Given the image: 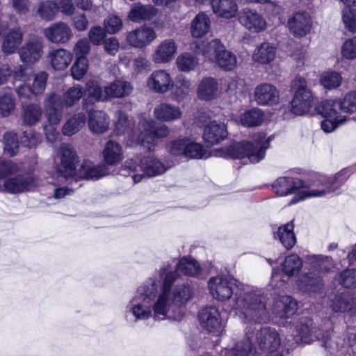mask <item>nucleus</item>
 <instances>
[{
    "label": "nucleus",
    "mask_w": 356,
    "mask_h": 356,
    "mask_svg": "<svg viewBox=\"0 0 356 356\" xmlns=\"http://www.w3.org/2000/svg\"><path fill=\"white\" fill-rule=\"evenodd\" d=\"M40 184L39 179L31 172L9 176L1 184L0 191L16 195L30 191Z\"/></svg>",
    "instance_id": "obj_13"
},
{
    "label": "nucleus",
    "mask_w": 356,
    "mask_h": 356,
    "mask_svg": "<svg viewBox=\"0 0 356 356\" xmlns=\"http://www.w3.org/2000/svg\"><path fill=\"white\" fill-rule=\"evenodd\" d=\"M211 6L215 14L227 19L234 17L238 10L234 0H213Z\"/></svg>",
    "instance_id": "obj_42"
},
{
    "label": "nucleus",
    "mask_w": 356,
    "mask_h": 356,
    "mask_svg": "<svg viewBox=\"0 0 356 356\" xmlns=\"http://www.w3.org/2000/svg\"><path fill=\"white\" fill-rule=\"evenodd\" d=\"M302 267V261L296 254H291L286 257L282 264V270L284 275L288 277L296 276L300 272Z\"/></svg>",
    "instance_id": "obj_47"
},
{
    "label": "nucleus",
    "mask_w": 356,
    "mask_h": 356,
    "mask_svg": "<svg viewBox=\"0 0 356 356\" xmlns=\"http://www.w3.org/2000/svg\"><path fill=\"white\" fill-rule=\"evenodd\" d=\"M264 119L262 111L257 108L249 110L240 117L241 124L245 127H255L259 125Z\"/></svg>",
    "instance_id": "obj_49"
},
{
    "label": "nucleus",
    "mask_w": 356,
    "mask_h": 356,
    "mask_svg": "<svg viewBox=\"0 0 356 356\" xmlns=\"http://www.w3.org/2000/svg\"><path fill=\"white\" fill-rule=\"evenodd\" d=\"M342 22L348 31L356 33V11L351 7H345L342 10Z\"/></svg>",
    "instance_id": "obj_57"
},
{
    "label": "nucleus",
    "mask_w": 356,
    "mask_h": 356,
    "mask_svg": "<svg viewBox=\"0 0 356 356\" xmlns=\"http://www.w3.org/2000/svg\"><path fill=\"white\" fill-rule=\"evenodd\" d=\"M349 177L343 169L333 177L316 175L309 183L298 178L280 177L273 184V189L280 196L296 194L289 204H293L307 197H322L336 192Z\"/></svg>",
    "instance_id": "obj_3"
},
{
    "label": "nucleus",
    "mask_w": 356,
    "mask_h": 356,
    "mask_svg": "<svg viewBox=\"0 0 356 356\" xmlns=\"http://www.w3.org/2000/svg\"><path fill=\"white\" fill-rule=\"evenodd\" d=\"M210 19L207 15L200 13L191 23V33L193 37L200 38L207 33L210 29Z\"/></svg>",
    "instance_id": "obj_45"
},
{
    "label": "nucleus",
    "mask_w": 356,
    "mask_h": 356,
    "mask_svg": "<svg viewBox=\"0 0 356 356\" xmlns=\"http://www.w3.org/2000/svg\"><path fill=\"white\" fill-rule=\"evenodd\" d=\"M193 86L191 81L183 75L176 77L175 81H172L170 89L171 98L180 103L184 101L193 91Z\"/></svg>",
    "instance_id": "obj_28"
},
{
    "label": "nucleus",
    "mask_w": 356,
    "mask_h": 356,
    "mask_svg": "<svg viewBox=\"0 0 356 356\" xmlns=\"http://www.w3.org/2000/svg\"><path fill=\"white\" fill-rule=\"evenodd\" d=\"M312 321L305 319L301 321L296 327V334L293 337V341L289 345L291 348L301 343H309L315 340L321 341L322 346L327 347L328 340L330 338L332 323L329 319H325L322 328L312 327Z\"/></svg>",
    "instance_id": "obj_9"
},
{
    "label": "nucleus",
    "mask_w": 356,
    "mask_h": 356,
    "mask_svg": "<svg viewBox=\"0 0 356 356\" xmlns=\"http://www.w3.org/2000/svg\"><path fill=\"white\" fill-rule=\"evenodd\" d=\"M83 94V88L80 85H75L69 88L63 95L61 101L63 106L71 107L81 99ZM60 97H61L60 95ZM62 98V97H60Z\"/></svg>",
    "instance_id": "obj_48"
},
{
    "label": "nucleus",
    "mask_w": 356,
    "mask_h": 356,
    "mask_svg": "<svg viewBox=\"0 0 356 356\" xmlns=\"http://www.w3.org/2000/svg\"><path fill=\"white\" fill-rule=\"evenodd\" d=\"M201 325L209 332H214L220 327V318L218 309L215 307H207L198 314Z\"/></svg>",
    "instance_id": "obj_27"
},
{
    "label": "nucleus",
    "mask_w": 356,
    "mask_h": 356,
    "mask_svg": "<svg viewBox=\"0 0 356 356\" xmlns=\"http://www.w3.org/2000/svg\"><path fill=\"white\" fill-rule=\"evenodd\" d=\"M339 101L341 111L350 113L356 112V91L347 93Z\"/></svg>",
    "instance_id": "obj_63"
},
{
    "label": "nucleus",
    "mask_w": 356,
    "mask_h": 356,
    "mask_svg": "<svg viewBox=\"0 0 356 356\" xmlns=\"http://www.w3.org/2000/svg\"><path fill=\"white\" fill-rule=\"evenodd\" d=\"M88 67V62L87 58H79L71 68V74L72 77L76 80H81L86 73Z\"/></svg>",
    "instance_id": "obj_62"
},
{
    "label": "nucleus",
    "mask_w": 356,
    "mask_h": 356,
    "mask_svg": "<svg viewBox=\"0 0 356 356\" xmlns=\"http://www.w3.org/2000/svg\"><path fill=\"white\" fill-rule=\"evenodd\" d=\"M293 92L291 102V111L293 113L302 115L307 113L314 104V96L308 87L307 80L301 76L296 77L291 83Z\"/></svg>",
    "instance_id": "obj_11"
},
{
    "label": "nucleus",
    "mask_w": 356,
    "mask_h": 356,
    "mask_svg": "<svg viewBox=\"0 0 356 356\" xmlns=\"http://www.w3.org/2000/svg\"><path fill=\"white\" fill-rule=\"evenodd\" d=\"M176 63L179 70L181 72H189L195 68L198 63V60L193 55L185 53L177 57Z\"/></svg>",
    "instance_id": "obj_54"
},
{
    "label": "nucleus",
    "mask_w": 356,
    "mask_h": 356,
    "mask_svg": "<svg viewBox=\"0 0 356 356\" xmlns=\"http://www.w3.org/2000/svg\"><path fill=\"white\" fill-rule=\"evenodd\" d=\"M3 141L5 154L9 156L16 155L19 147L17 134L14 131H8L3 135Z\"/></svg>",
    "instance_id": "obj_51"
},
{
    "label": "nucleus",
    "mask_w": 356,
    "mask_h": 356,
    "mask_svg": "<svg viewBox=\"0 0 356 356\" xmlns=\"http://www.w3.org/2000/svg\"><path fill=\"white\" fill-rule=\"evenodd\" d=\"M158 282L156 277L148 278L138 287L136 295L127 306L136 321H145L154 317L153 305L158 296Z\"/></svg>",
    "instance_id": "obj_5"
},
{
    "label": "nucleus",
    "mask_w": 356,
    "mask_h": 356,
    "mask_svg": "<svg viewBox=\"0 0 356 356\" xmlns=\"http://www.w3.org/2000/svg\"><path fill=\"white\" fill-rule=\"evenodd\" d=\"M170 166L154 156H143L140 159H128L121 165L120 173L132 177L134 184L140 182L145 177H155L163 175Z\"/></svg>",
    "instance_id": "obj_6"
},
{
    "label": "nucleus",
    "mask_w": 356,
    "mask_h": 356,
    "mask_svg": "<svg viewBox=\"0 0 356 356\" xmlns=\"http://www.w3.org/2000/svg\"><path fill=\"white\" fill-rule=\"evenodd\" d=\"M56 171L64 177H72L76 175L78 156L74 148L68 144H63L56 158Z\"/></svg>",
    "instance_id": "obj_14"
},
{
    "label": "nucleus",
    "mask_w": 356,
    "mask_h": 356,
    "mask_svg": "<svg viewBox=\"0 0 356 356\" xmlns=\"http://www.w3.org/2000/svg\"><path fill=\"white\" fill-rule=\"evenodd\" d=\"M169 134L168 127L165 124L156 126L153 120L143 118L138 123L137 130L133 133V140L140 144L148 151H152L157 139L164 138Z\"/></svg>",
    "instance_id": "obj_10"
},
{
    "label": "nucleus",
    "mask_w": 356,
    "mask_h": 356,
    "mask_svg": "<svg viewBox=\"0 0 356 356\" xmlns=\"http://www.w3.org/2000/svg\"><path fill=\"white\" fill-rule=\"evenodd\" d=\"M42 115L41 106L35 103L23 106L22 109V120L24 125L33 126L40 122Z\"/></svg>",
    "instance_id": "obj_43"
},
{
    "label": "nucleus",
    "mask_w": 356,
    "mask_h": 356,
    "mask_svg": "<svg viewBox=\"0 0 356 356\" xmlns=\"http://www.w3.org/2000/svg\"><path fill=\"white\" fill-rule=\"evenodd\" d=\"M156 9L152 5L143 6L137 4L133 6L129 14L130 20L138 22L143 19H150L156 14Z\"/></svg>",
    "instance_id": "obj_46"
},
{
    "label": "nucleus",
    "mask_w": 356,
    "mask_h": 356,
    "mask_svg": "<svg viewBox=\"0 0 356 356\" xmlns=\"http://www.w3.org/2000/svg\"><path fill=\"white\" fill-rule=\"evenodd\" d=\"M293 229V223L291 221L280 226L277 230L273 232L274 238L278 239L286 250L291 249L296 242Z\"/></svg>",
    "instance_id": "obj_38"
},
{
    "label": "nucleus",
    "mask_w": 356,
    "mask_h": 356,
    "mask_svg": "<svg viewBox=\"0 0 356 356\" xmlns=\"http://www.w3.org/2000/svg\"><path fill=\"white\" fill-rule=\"evenodd\" d=\"M58 10L57 4L52 1H44L41 2L37 10L40 17L46 21L53 20Z\"/></svg>",
    "instance_id": "obj_52"
},
{
    "label": "nucleus",
    "mask_w": 356,
    "mask_h": 356,
    "mask_svg": "<svg viewBox=\"0 0 356 356\" xmlns=\"http://www.w3.org/2000/svg\"><path fill=\"white\" fill-rule=\"evenodd\" d=\"M110 118L104 111L92 110L88 112V127L94 134H102L108 129Z\"/></svg>",
    "instance_id": "obj_30"
},
{
    "label": "nucleus",
    "mask_w": 356,
    "mask_h": 356,
    "mask_svg": "<svg viewBox=\"0 0 356 356\" xmlns=\"http://www.w3.org/2000/svg\"><path fill=\"white\" fill-rule=\"evenodd\" d=\"M218 84L216 79L206 77L201 80L197 88V97L204 101H211L218 97Z\"/></svg>",
    "instance_id": "obj_36"
},
{
    "label": "nucleus",
    "mask_w": 356,
    "mask_h": 356,
    "mask_svg": "<svg viewBox=\"0 0 356 356\" xmlns=\"http://www.w3.org/2000/svg\"><path fill=\"white\" fill-rule=\"evenodd\" d=\"M158 296L153 305L154 318L163 320L171 318L181 321L184 316V307L193 296V290L187 284H177L172 289L177 280L176 275L161 268L159 271Z\"/></svg>",
    "instance_id": "obj_2"
},
{
    "label": "nucleus",
    "mask_w": 356,
    "mask_h": 356,
    "mask_svg": "<svg viewBox=\"0 0 356 356\" xmlns=\"http://www.w3.org/2000/svg\"><path fill=\"white\" fill-rule=\"evenodd\" d=\"M20 171L19 165L10 159L0 157V179H6L11 175H15Z\"/></svg>",
    "instance_id": "obj_55"
},
{
    "label": "nucleus",
    "mask_w": 356,
    "mask_h": 356,
    "mask_svg": "<svg viewBox=\"0 0 356 356\" xmlns=\"http://www.w3.org/2000/svg\"><path fill=\"white\" fill-rule=\"evenodd\" d=\"M255 343L266 354L280 350L281 341L275 328L262 327L253 329L250 325L245 328V338L237 342L232 349L226 350L225 356H255Z\"/></svg>",
    "instance_id": "obj_4"
},
{
    "label": "nucleus",
    "mask_w": 356,
    "mask_h": 356,
    "mask_svg": "<svg viewBox=\"0 0 356 356\" xmlns=\"http://www.w3.org/2000/svg\"><path fill=\"white\" fill-rule=\"evenodd\" d=\"M296 284L300 291L309 295L318 293L323 286L321 277L314 273L301 275L296 280Z\"/></svg>",
    "instance_id": "obj_26"
},
{
    "label": "nucleus",
    "mask_w": 356,
    "mask_h": 356,
    "mask_svg": "<svg viewBox=\"0 0 356 356\" xmlns=\"http://www.w3.org/2000/svg\"><path fill=\"white\" fill-rule=\"evenodd\" d=\"M86 123V115L79 113L69 118L64 123L62 133L64 136H71L78 133Z\"/></svg>",
    "instance_id": "obj_44"
},
{
    "label": "nucleus",
    "mask_w": 356,
    "mask_h": 356,
    "mask_svg": "<svg viewBox=\"0 0 356 356\" xmlns=\"http://www.w3.org/2000/svg\"><path fill=\"white\" fill-rule=\"evenodd\" d=\"M43 34L48 41L53 44H65L72 38L73 33L70 26L63 22H54L43 30Z\"/></svg>",
    "instance_id": "obj_17"
},
{
    "label": "nucleus",
    "mask_w": 356,
    "mask_h": 356,
    "mask_svg": "<svg viewBox=\"0 0 356 356\" xmlns=\"http://www.w3.org/2000/svg\"><path fill=\"white\" fill-rule=\"evenodd\" d=\"M163 268H167L168 272H170L174 275L175 274L177 280L180 275L179 273L188 276H195L198 275L200 272V266L199 264L195 259L186 257L182 258L179 261L174 271L169 270L168 266H164Z\"/></svg>",
    "instance_id": "obj_41"
},
{
    "label": "nucleus",
    "mask_w": 356,
    "mask_h": 356,
    "mask_svg": "<svg viewBox=\"0 0 356 356\" xmlns=\"http://www.w3.org/2000/svg\"><path fill=\"white\" fill-rule=\"evenodd\" d=\"M177 51V44L172 39L163 40L156 49L152 60L155 63H166L170 61Z\"/></svg>",
    "instance_id": "obj_31"
},
{
    "label": "nucleus",
    "mask_w": 356,
    "mask_h": 356,
    "mask_svg": "<svg viewBox=\"0 0 356 356\" xmlns=\"http://www.w3.org/2000/svg\"><path fill=\"white\" fill-rule=\"evenodd\" d=\"M318 112L325 118H331L337 122H345L346 117L340 114L341 105L339 99H327L317 107Z\"/></svg>",
    "instance_id": "obj_34"
},
{
    "label": "nucleus",
    "mask_w": 356,
    "mask_h": 356,
    "mask_svg": "<svg viewBox=\"0 0 356 356\" xmlns=\"http://www.w3.org/2000/svg\"><path fill=\"white\" fill-rule=\"evenodd\" d=\"M208 286L213 298L220 301L228 300L234 295L231 309L244 323H266L269 321L266 307L268 297L263 289L245 285L222 275L211 277Z\"/></svg>",
    "instance_id": "obj_1"
},
{
    "label": "nucleus",
    "mask_w": 356,
    "mask_h": 356,
    "mask_svg": "<svg viewBox=\"0 0 356 356\" xmlns=\"http://www.w3.org/2000/svg\"><path fill=\"white\" fill-rule=\"evenodd\" d=\"M238 21L247 30L254 33L264 31L267 26L264 17L260 13L248 8L241 10Z\"/></svg>",
    "instance_id": "obj_16"
},
{
    "label": "nucleus",
    "mask_w": 356,
    "mask_h": 356,
    "mask_svg": "<svg viewBox=\"0 0 356 356\" xmlns=\"http://www.w3.org/2000/svg\"><path fill=\"white\" fill-rule=\"evenodd\" d=\"M44 116L47 123L43 124V130L47 142L55 143L60 136L56 126L61 122L63 116V104L60 95L51 92L44 100Z\"/></svg>",
    "instance_id": "obj_8"
},
{
    "label": "nucleus",
    "mask_w": 356,
    "mask_h": 356,
    "mask_svg": "<svg viewBox=\"0 0 356 356\" xmlns=\"http://www.w3.org/2000/svg\"><path fill=\"white\" fill-rule=\"evenodd\" d=\"M215 63L222 70L229 71L233 70L237 63L236 56L231 51L224 49V50L220 53Z\"/></svg>",
    "instance_id": "obj_53"
},
{
    "label": "nucleus",
    "mask_w": 356,
    "mask_h": 356,
    "mask_svg": "<svg viewBox=\"0 0 356 356\" xmlns=\"http://www.w3.org/2000/svg\"><path fill=\"white\" fill-rule=\"evenodd\" d=\"M154 117L160 121L172 122L181 118V108L174 104L162 102L156 105L154 109Z\"/></svg>",
    "instance_id": "obj_29"
},
{
    "label": "nucleus",
    "mask_w": 356,
    "mask_h": 356,
    "mask_svg": "<svg viewBox=\"0 0 356 356\" xmlns=\"http://www.w3.org/2000/svg\"><path fill=\"white\" fill-rule=\"evenodd\" d=\"M131 124L128 115L122 111H117L115 113V131L117 134H124Z\"/></svg>",
    "instance_id": "obj_60"
},
{
    "label": "nucleus",
    "mask_w": 356,
    "mask_h": 356,
    "mask_svg": "<svg viewBox=\"0 0 356 356\" xmlns=\"http://www.w3.org/2000/svg\"><path fill=\"white\" fill-rule=\"evenodd\" d=\"M269 138L259 133L254 136L253 141H242L234 143L225 150H221L220 156L231 159L247 158L252 163H257L263 160L266 151L269 147Z\"/></svg>",
    "instance_id": "obj_7"
},
{
    "label": "nucleus",
    "mask_w": 356,
    "mask_h": 356,
    "mask_svg": "<svg viewBox=\"0 0 356 356\" xmlns=\"http://www.w3.org/2000/svg\"><path fill=\"white\" fill-rule=\"evenodd\" d=\"M23 40V33L20 28L15 27L3 35L2 51L6 54L14 53L19 47Z\"/></svg>",
    "instance_id": "obj_37"
},
{
    "label": "nucleus",
    "mask_w": 356,
    "mask_h": 356,
    "mask_svg": "<svg viewBox=\"0 0 356 356\" xmlns=\"http://www.w3.org/2000/svg\"><path fill=\"white\" fill-rule=\"evenodd\" d=\"M156 36L152 28L144 26L128 33L127 41L132 47L143 48L149 44Z\"/></svg>",
    "instance_id": "obj_22"
},
{
    "label": "nucleus",
    "mask_w": 356,
    "mask_h": 356,
    "mask_svg": "<svg viewBox=\"0 0 356 356\" xmlns=\"http://www.w3.org/2000/svg\"><path fill=\"white\" fill-rule=\"evenodd\" d=\"M225 48V46L219 40L214 39L207 44L203 42L201 44H197L195 51L198 54H202L205 60L213 63L216 60L218 55L221 53Z\"/></svg>",
    "instance_id": "obj_39"
},
{
    "label": "nucleus",
    "mask_w": 356,
    "mask_h": 356,
    "mask_svg": "<svg viewBox=\"0 0 356 356\" xmlns=\"http://www.w3.org/2000/svg\"><path fill=\"white\" fill-rule=\"evenodd\" d=\"M102 156L106 165H115L124 158L122 145L113 140H108L103 149Z\"/></svg>",
    "instance_id": "obj_33"
},
{
    "label": "nucleus",
    "mask_w": 356,
    "mask_h": 356,
    "mask_svg": "<svg viewBox=\"0 0 356 356\" xmlns=\"http://www.w3.org/2000/svg\"><path fill=\"white\" fill-rule=\"evenodd\" d=\"M169 152L173 156H184L187 159H207L211 154L200 143L189 138H179L168 145Z\"/></svg>",
    "instance_id": "obj_12"
},
{
    "label": "nucleus",
    "mask_w": 356,
    "mask_h": 356,
    "mask_svg": "<svg viewBox=\"0 0 356 356\" xmlns=\"http://www.w3.org/2000/svg\"><path fill=\"white\" fill-rule=\"evenodd\" d=\"M287 26L293 35L302 38L310 32L312 22L307 13L297 12L288 19Z\"/></svg>",
    "instance_id": "obj_18"
},
{
    "label": "nucleus",
    "mask_w": 356,
    "mask_h": 356,
    "mask_svg": "<svg viewBox=\"0 0 356 356\" xmlns=\"http://www.w3.org/2000/svg\"><path fill=\"white\" fill-rule=\"evenodd\" d=\"M172 86V78L165 70L154 71L147 79V86L152 91L165 94L170 91Z\"/></svg>",
    "instance_id": "obj_20"
},
{
    "label": "nucleus",
    "mask_w": 356,
    "mask_h": 356,
    "mask_svg": "<svg viewBox=\"0 0 356 356\" xmlns=\"http://www.w3.org/2000/svg\"><path fill=\"white\" fill-rule=\"evenodd\" d=\"M342 80L343 78L340 73L335 71H327L321 74L320 83L325 88L332 90L339 88Z\"/></svg>",
    "instance_id": "obj_50"
},
{
    "label": "nucleus",
    "mask_w": 356,
    "mask_h": 356,
    "mask_svg": "<svg viewBox=\"0 0 356 356\" xmlns=\"http://www.w3.org/2000/svg\"><path fill=\"white\" fill-rule=\"evenodd\" d=\"M72 58L70 51L64 48H59L49 51L47 56V60L54 70L61 71L70 65Z\"/></svg>",
    "instance_id": "obj_25"
},
{
    "label": "nucleus",
    "mask_w": 356,
    "mask_h": 356,
    "mask_svg": "<svg viewBox=\"0 0 356 356\" xmlns=\"http://www.w3.org/2000/svg\"><path fill=\"white\" fill-rule=\"evenodd\" d=\"M227 136L225 124L213 120L208 123L203 133V139L211 145L220 143Z\"/></svg>",
    "instance_id": "obj_23"
},
{
    "label": "nucleus",
    "mask_w": 356,
    "mask_h": 356,
    "mask_svg": "<svg viewBox=\"0 0 356 356\" xmlns=\"http://www.w3.org/2000/svg\"><path fill=\"white\" fill-rule=\"evenodd\" d=\"M253 97L258 105L273 106L280 102V91L275 86L263 83L256 86Z\"/></svg>",
    "instance_id": "obj_19"
},
{
    "label": "nucleus",
    "mask_w": 356,
    "mask_h": 356,
    "mask_svg": "<svg viewBox=\"0 0 356 356\" xmlns=\"http://www.w3.org/2000/svg\"><path fill=\"white\" fill-rule=\"evenodd\" d=\"M86 92L89 97L95 101L107 100L106 97L105 88L104 90L99 86L97 81L95 80L88 81L86 84Z\"/></svg>",
    "instance_id": "obj_56"
},
{
    "label": "nucleus",
    "mask_w": 356,
    "mask_h": 356,
    "mask_svg": "<svg viewBox=\"0 0 356 356\" xmlns=\"http://www.w3.org/2000/svg\"><path fill=\"white\" fill-rule=\"evenodd\" d=\"M339 282L346 288H355L356 269L349 268L342 271L339 275Z\"/></svg>",
    "instance_id": "obj_64"
},
{
    "label": "nucleus",
    "mask_w": 356,
    "mask_h": 356,
    "mask_svg": "<svg viewBox=\"0 0 356 356\" xmlns=\"http://www.w3.org/2000/svg\"><path fill=\"white\" fill-rule=\"evenodd\" d=\"M43 42L41 38L33 36L27 40L19 50L21 60L26 64L38 62L43 54Z\"/></svg>",
    "instance_id": "obj_15"
},
{
    "label": "nucleus",
    "mask_w": 356,
    "mask_h": 356,
    "mask_svg": "<svg viewBox=\"0 0 356 356\" xmlns=\"http://www.w3.org/2000/svg\"><path fill=\"white\" fill-rule=\"evenodd\" d=\"M341 55L347 60L356 58V35L345 40L341 47Z\"/></svg>",
    "instance_id": "obj_59"
},
{
    "label": "nucleus",
    "mask_w": 356,
    "mask_h": 356,
    "mask_svg": "<svg viewBox=\"0 0 356 356\" xmlns=\"http://www.w3.org/2000/svg\"><path fill=\"white\" fill-rule=\"evenodd\" d=\"M133 90V85L130 82L123 80H115L105 86L107 99L127 97L132 93Z\"/></svg>",
    "instance_id": "obj_35"
},
{
    "label": "nucleus",
    "mask_w": 356,
    "mask_h": 356,
    "mask_svg": "<svg viewBox=\"0 0 356 356\" xmlns=\"http://www.w3.org/2000/svg\"><path fill=\"white\" fill-rule=\"evenodd\" d=\"M15 108V99L10 94L0 95V116L10 115Z\"/></svg>",
    "instance_id": "obj_58"
},
{
    "label": "nucleus",
    "mask_w": 356,
    "mask_h": 356,
    "mask_svg": "<svg viewBox=\"0 0 356 356\" xmlns=\"http://www.w3.org/2000/svg\"><path fill=\"white\" fill-rule=\"evenodd\" d=\"M122 19L115 15H108L104 22V30L109 34H115L122 28Z\"/></svg>",
    "instance_id": "obj_61"
},
{
    "label": "nucleus",
    "mask_w": 356,
    "mask_h": 356,
    "mask_svg": "<svg viewBox=\"0 0 356 356\" xmlns=\"http://www.w3.org/2000/svg\"><path fill=\"white\" fill-rule=\"evenodd\" d=\"M108 174L105 164L94 165L88 160H84L79 170L78 176L86 179H99Z\"/></svg>",
    "instance_id": "obj_32"
},
{
    "label": "nucleus",
    "mask_w": 356,
    "mask_h": 356,
    "mask_svg": "<svg viewBox=\"0 0 356 356\" xmlns=\"http://www.w3.org/2000/svg\"><path fill=\"white\" fill-rule=\"evenodd\" d=\"M331 302L330 307L334 312H347L350 315L356 314V300L349 293L335 295Z\"/></svg>",
    "instance_id": "obj_24"
},
{
    "label": "nucleus",
    "mask_w": 356,
    "mask_h": 356,
    "mask_svg": "<svg viewBox=\"0 0 356 356\" xmlns=\"http://www.w3.org/2000/svg\"><path fill=\"white\" fill-rule=\"evenodd\" d=\"M276 55V47L268 42L257 46L252 54L254 61L260 64H268L272 62Z\"/></svg>",
    "instance_id": "obj_40"
},
{
    "label": "nucleus",
    "mask_w": 356,
    "mask_h": 356,
    "mask_svg": "<svg viewBox=\"0 0 356 356\" xmlns=\"http://www.w3.org/2000/svg\"><path fill=\"white\" fill-rule=\"evenodd\" d=\"M298 309L296 299L289 296H279L274 298L272 311L280 318H287L293 316Z\"/></svg>",
    "instance_id": "obj_21"
}]
</instances>
